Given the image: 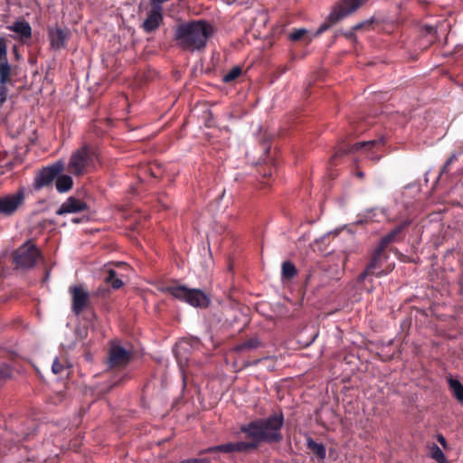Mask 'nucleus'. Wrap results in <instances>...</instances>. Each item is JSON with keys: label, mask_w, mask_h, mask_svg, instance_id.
Segmentation results:
<instances>
[{"label": "nucleus", "mask_w": 463, "mask_h": 463, "mask_svg": "<svg viewBox=\"0 0 463 463\" xmlns=\"http://www.w3.org/2000/svg\"><path fill=\"white\" fill-rule=\"evenodd\" d=\"M214 33L213 26L204 20L185 23L175 30L177 44L189 52L203 50Z\"/></svg>", "instance_id": "obj_1"}, {"label": "nucleus", "mask_w": 463, "mask_h": 463, "mask_svg": "<svg viewBox=\"0 0 463 463\" xmlns=\"http://www.w3.org/2000/svg\"><path fill=\"white\" fill-rule=\"evenodd\" d=\"M283 416L274 414L265 420H257L241 427L250 439L256 441L259 446L261 442H278L282 439L280 429L283 425Z\"/></svg>", "instance_id": "obj_2"}, {"label": "nucleus", "mask_w": 463, "mask_h": 463, "mask_svg": "<svg viewBox=\"0 0 463 463\" xmlns=\"http://www.w3.org/2000/svg\"><path fill=\"white\" fill-rule=\"evenodd\" d=\"M97 162L95 151L84 146L71 154L67 170L75 176L83 175L95 169Z\"/></svg>", "instance_id": "obj_3"}, {"label": "nucleus", "mask_w": 463, "mask_h": 463, "mask_svg": "<svg viewBox=\"0 0 463 463\" xmlns=\"http://www.w3.org/2000/svg\"><path fill=\"white\" fill-rule=\"evenodd\" d=\"M174 298L183 300L193 307H205L210 299L206 294L199 289H191L184 286H169L163 289Z\"/></svg>", "instance_id": "obj_4"}, {"label": "nucleus", "mask_w": 463, "mask_h": 463, "mask_svg": "<svg viewBox=\"0 0 463 463\" xmlns=\"http://www.w3.org/2000/svg\"><path fill=\"white\" fill-rule=\"evenodd\" d=\"M40 256V251L35 245L27 241L14 251V262L18 268L29 269L35 265Z\"/></svg>", "instance_id": "obj_5"}, {"label": "nucleus", "mask_w": 463, "mask_h": 463, "mask_svg": "<svg viewBox=\"0 0 463 463\" xmlns=\"http://www.w3.org/2000/svg\"><path fill=\"white\" fill-rule=\"evenodd\" d=\"M367 0H342L340 1L328 16L331 24L351 14L356 11Z\"/></svg>", "instance_id": "obj_6"}, {"label": "nucleus", "mask_w": 463, "mask_h": 463, "mask_svg": "<svg viewBox=\"0 0 463 463\" xmlns=\"http://www.w3.org/2000/svg\"><path fill=\"white\" fill-rule=\"evenodd\" d=\"M63 169L64 165L61 162H57L51 166L43 168L35 177L36 188H42L51 184Z\"/></svg>", "instance_id": "obj_7"}, {"label": "nucleus", "mask_w": 463, "mask_h": 463, "mask_svg": "<svg viewBox=\"0 0 463 463\" xmlns=\"http://www.w3.org/2000/svg\"><path fill=\"white\" fill-rule=\"evenodd\" d=\"M24 194L23 191H18L13 194H7L0 197V213L10 215L23 203Z\"/></svg>", "instance_id": "obj_8"}, {"label": "nucleus", "mask_w": 463, "mask_h": 463, "mask_svg": "<svg viewBox=\"0 0 463 463\" xmlns=\"http://www.w3.org/2000/svg\"><path fill=\"white\" fill-rule=\"evenodd\" d=\"M71 291L72 294V310L78 315L87 307L90 295L80 286L73 287Z\"/></svg>", "instance_id": "obj_9"}, {"label": "nucleus", "mask_w": 463, "mask_h": 463, "mask_svg": "<svg viewBox=\"0 0 463 463\" xmlns=\"http://www.w3.org/2000/svg\"><path fill=\"white\" fill-rule=\"evenodd\" d=\"M87 209V204L75 197H69L57 210L56 213L58 215H62L66 213H75L83 212Z\"/></svg>", "instance_id": "obj_10"}, {"label": "nucleus", "mask_w": 463, "mask_h": 463, "mask_svg": "<svg viewBox=\"0 0 463 463\" xmlns=\"http://www.w3.org/2000/svg\"><path fill=\"white\" fill-rule=\"evenodd\" d=\"M130 359V354L119 345H113L110 348L109 364L112 367L124 366Z\"/></svg>", "instance_id": "obj_11"}, {"label": "nucleus", "mask_w": 463, "mask_h": 463, "mask_svg": "<svg viewBox=\"0 0 463 463\" xmlns=\"http://www.w3.org/2000/svg\"><path fill=\"white\" fill-rule=\"evenodd\" d=\"M163 20L162 8L159 5L154 6L148 14L147 18L143 23V28L150 33L156 29Z\"/></svg>", "instance_id": "obj_12"}, {"label": "nucleus", "mask_w": 463, "mask_h": 463, "mask_svg": "<svg viewBox=\"0 0 463 463\" xmlns=\"http://www.w3.org/2000/svg\"><path fill=\"white\" fill-rule=\"evenodd\" d=\"M192 344L187 339L180 340L174 347L175 357L181 368L187 363L186 354L190 352Z\"/></svg>", "instance_id": "obj_13"}, {"label": "nucleus", "mask_w": 463, "mask_h": 463, "mask_svg": "<svg viewBox=\"0 0 463 463\" xmlns=\"http://www.w3.org/2000/svg\"><path fill=\"white\" fill-rule=\"evenodd\" d=\"M49 35L52 47L61 49L65 45V42L69 37V32L61 28H56L50 31Z\"/></svg>", "instance_id": "obj_14"}, {"label": "nucleus", "mask_w": 463, "mask_h": 463, "mask_svg": "<svg viewBox=\"0 0 463 463\" xmlns=\"http://www.w3.org/2000/svg\"><path fill=\"white\" fill-rule=\"evenodd\" d=\"M7 29L16 33L21 38H30L32 28L25 21H16L14 24L7 26Z\"/></svg>", "instance_id": "obj_15"}, {"label": "nucleus", "mask_w": 463, "mask_h": 463, "mask_svg": "<svg viewBox=\"0 0 463 463\" xmlns=\"http://www.w3.org/2000/svg\"><path fill=\"white\" fill-rule=\"evenodd\" d=\"M56 177V189L59 193H66L72 187L73 181L70 175H58Z\"/></svg>", "instance_id": "obj_16"}, {"label": "nucleus", "mask_w": 463, "mask_h": 463, "mask_svg": "<svg viewBox=\"0 0 463 463\" xmlns=\"http://www.w3.org/2000/svg\"><path fill=\"white\" fill-rule=\"evenodd\" d=\"M382 142L383 139L358 142L352 146L350 152H355L361 149H364V151H371L373 149L377 150Z\"/></svg>", "instance_id": "obj_17"}, {"label": "nucleus", "mask_w": 463, "mask_h": 463, "mask_svg": "<svg viewBox=\"0 0 463 463\" xmlns=\"http://www.w3.org/2000/svg\"><path fill=\"white\" fill-rule=\"evenodd\" d=\"M307 448L315 453L320 459H324L326 456V448L321 443H317L312 439H308L307 441Z\"/></svg>", "instance_id": "obj_18"}, {"label": "nucleus", "mask_w": 463, "mask_h": 463, "mask_svg": "<svg viewBox=\"0 0 463 463\" xmlns=\"http://www.w3.org/2000/svg\"><path fill=\"white\" fill-rule=\"evenodd\" d=\"M449 387L453 392V395L456 397V399L462 402H463V385L460 383L459 381L456 379H449Z\"/></svg>", "instance_id": "obj_19"}, {"label": "nucleus", "mask_w": 463, "mask_h": 463, "mask_svg": "<svg viewBox=\"0 0 463 463\" xmlns=\"http://www.w3.org/2000/svg\"><path fill=\"white\" fill-rule=\"evenodd\" d=\"M234 451L237 452H244L250 449H254L258 447L257 443L253 439H250V441H238L233 442Z\"/></svg>", "instance_id": "obj_20"}, {"label": "nucleus", "mask_w": 463, "mask_h": 463, "mask_svg": "<svg viewBox=\"0 0 463 463\" xmlns=\"http://www.w3.org/2000/svg\"><path fill=\"white\" fill-rule=\"evenodd\" d=\"M430 454L431 458L436 460L438 463H447L446 457L438 445L432 444L430 447Z\"/></svg>", "instance_id": "obj_21"}, {"label": "nucleus", "mask_w": 463, "mask_h": 463, "mask_svg": "<svg viewBox=\"0 0 463 463\" xmlns=\"http://www.w3.org/2000/svg\"><path fill=\"white\" fill-rule=\"evenodd\" d=\"M11 67L7 60L0 61V83H6L10 76Z\"/></svg>", "instance_id": "obj_22"}, {"label": "nucleus", "mask_w": 463, "mask_h": 463, "mask_svg": "<svg viewBox=\"0 0 463 463\" xmlns=\"http://www.w3.org/2000/svg\"><path fill=\"white\" fill-rule=\"evenodd\" d=\"M108 277L106 278V281L111 284V287L114 289H118L123 286V282L121 279L118 278V275L115 270L109 269L108 272Z\"/></svg>", "instance_id": "obj_23"}, {"label": "nucleus", "mask_w": 463, "mask_h": 463, "mask_svg": "<svg viewBox=\"0 0 463 463\" xmlns=\"http://www.w3.org/2000/svg\"><path fill=\"white\" fill-rule=\"evenodd\" d=\"M215 451H219V452H222V453L234 452L233 442H229V443L219 445V446L210 447L207 449H205V452H209V453L215 452Z\"/></svg>", "instance_id": "obj_24"}, {"label": "nucleus", "mask_w": 463, "mask_h": 463, "mask_svg": "<svg viewBox=\"0 0 463 463\" xmlns=\"http://www.w3.org/2000/svg\"><path fill=\"white\" fill-rule=\"evenodd\" d=\"M282 277L284 279H291L295 276L297 270L293 263L285 261L282 263Z\"/></svg>", "instance_id": "obj_25"}, {"label": "nucleus", "mask_w": 463, "mask_h": 463, "mask_svg": "<svg viewBox=\"0 0 463 463\" xmlns=\"http://www.w3.org/2000/svg\"><path fill=\"white\" fill-rule=\"evenodd\" d=\"M241 72V70L240 67H234L228 73H226L223 76V80L225 82H230V81L235 80L236 78H238L240 76Z\"/></svg>", "instance_id": "obj_26"}, {"label": "nucleus", "mask_w": 463, "mask_h": 463, "mask_svg": "<svg viewBox=\"0 0 463 463\" xmlns=\"http://www.w3.org/2000/svg\"><path fill=\"white\" fill-rule=\"evenodd\" d=\"M11 377V369L6 364L0 365V384Z\"/></svg>", "instance_id": "obj_27"}, {"label": "nucleus", "mask_w": 463, "mask_h": 463, "mask_svg": "<svg viewBox=\"0 0 463 463\" xmlns=\"http://www.w3.org/2000/svg\"><path fill=\"white\" fill-rule=\"evenodd\" d=\"M307 33L306 29H298L292 32L289 35L290 40L298 41L303 38V36Z\"/></svg>", "instance_id": "obj_28"}, {"label": "nucleus", "mask_w": 463, "mask_h": 463, "mask_svg": "<svg viewBox=\"0 0 463 463\" xmlns=\"http://www.w3.org/2000/svg\"><path fill=\"white\" fill-rule=\"evenodd\" d=\"M6 83H0V107L5 102L7 99V88Z\"/></svg>", "instance_id": "obj_29"}, {"label": "nucleus", "mask_w": 463, "mask_h": 463, "mask_svg": "<svg viewBox=\"0 0 463 463\" xmlns=\"http://www.w3.org/2000/svg\"><path fill=\"white\" fill-rule=\"evenodd\" d=\"M7 47L5 41L0 38V61L6 60Z\"/></svg>", "instance_id": "obj_30"}, {"label": "nucleus", "mask_w": 463, "mask_h": 463, "mask_svg": "<svg viewBox=\"0 0 463 463\" xmlns=\"http://www.w3.org/2000/svg\"><path fill=\"white\" fill-rule=\"evenodd\" d=\"M63 364H61L58 358H55L53 363H52V370L53 372V373L55 374H58L60 373H61V371L63 370Z\"/></svg>", "instance_id": "obj_31"}, {"label": "nucleus", "mask_w": 463, "mask_h": 463, "mask_svg": "<svg viewBox=\"0 0 463 463\" xmlns=\"http://www.w3.org/2000/svg\"><path fill=\"white\" fill-rule=\"evenodd\" d=\"M379 254H380V252L378 251V252H377V255H375V256L373 257V259L372 260V261H371V262L369 263V265L367 266V269H366V271H365V272H366V274H370V273H372V272H373L372 270L376 267V260H377V258H378Z\"/></svg>", "instance_id": "obj_32"}, {"label": "nucleus", "mask_w": 463, "mask_h": 463, "mask_svg": "<svg viewBox=\"0 0 463 463\" xmlns=\"http://www.w3.org/2000/svg\"><path fill=\"white\" fill-rule=\"evenodd\" d=\"M399 232V229H396L395 231H393L392 233H390L387 237H385L383 240V243H388L389 241H391L392 240V238Z\"/></svg>", "instance_id": "obj_33"}, {"label": "nucleus", "mask_w": 463, "mask_h": 463, "mask_svg": "<svg viewBox=\"0 0 463 463\" xmlns=\"http://www.w3.org/2000/svg\"><path fill=\"white\" fill-rule=\"evenodd\" d=\"M456 155H452L449 159L446 162V164L444 165L443 166V169H442V172H445L447 171V169L449 168V165L452 164V162L456 159Z\"/></svg>", "instance_id": "obj_34"}, {"label": "nucleus", "mask_w": 463, "mask_h": 463, "mask_svg": "<svg viewBox=\"0 0 463 463\" xmlns=\"http://www.w3.org/2000/svg\"><path fill=\"white\" fill-rule=\"evenodd\" d=\"M437 439L444 449L447 448V441H446L445 438L443 437V435H441V434L437 435Z\"/></svg>", "instance_id": "obj_35"}, {"label": "nucleus", "mask_w": 463, "mask_h": 463, "mask_svg": "<svg viewBox=\"0 0 463 463\" xmlns=\"http://www.w3.org/2000/svg\"><path fill=\"white\" fill-rule=\"evenodd\" d=\"M330 26V24H327V23H325L323 24L320 25V27L318 28L317 30V34H320L322 33L323 32H325L326 30H327Z\"/></svg>", "instance_id": "obj_36"}, {"label": "nucleus", "mask_w": 463, "mask_h": 463, "mask_svg": "<svg viewBox=\"0 0 463 463\" xmlns=\"http://www.w3.org/2000/svg\"><path fill=\"white\" fill-rule=\"evenodd\" d=\"M425 32H426V34L431 36V38L435 34V30H434V28L432 26H426L425 27Z\"/></svg>", "instance_id": "obj_37"}, {"label": "nucleus", "mask_w": 463, "mask_h": 463, "mask_svg": "<svg viewBox=\"0 0 463 463\" xmlns=\"http://www.w3.org/2000/svg\"><path fill=\"white\" fill-rule=\"evenodd\" d=\"M203 460L202 459H198V458H189V459H185V460H183L181 461L180 463H202Z\"/></svg>", "instance_id": "obj_38"}, {"label": "nucleus", "mask_w": 463, "mask_h": 463, "mask_svg": "<svg viewBox=\"0 0 463 463\" xmlns=\"http://www.w3.org/2000/svg\"><path fill=\"white\" fill-rule=\"evenodd\" d=\"M245 345L249 348L255 346V345H253L251 342L247 343Z\"/></svg>", "instance_id": "obj_39"}, {"label": "nucleus", "mask_w": 463, "mask_h": 463, "mask_svg": "<svg viewBox=\"0 0 463 463\" xmlns=\"http://www.w3.org/2000/svg\"><path fill=\"white\" fill-rule=\"evenodd\" d=\"M380 157H381L380 156H372V159H373V160H379V159H380Z\"/></svg>", "instance_id": "obj_40"}, {"label": "nucleus", "mask_w": 463, "mask_h": 463, "mask_svg": "<svg viewBox=\"0 0 463 463\" xmlns=\"http://www.w3.org/2000/svg\"><path fill=\"white\" fill-rule=\"evenodd\" d=\"M358 176L362 177L363 176V173H358Z\"/></svg>", "instance_id": "obj_41"}]
</instances>
